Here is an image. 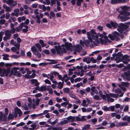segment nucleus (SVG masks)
Returning <instances> with one entry per match:
<instances>
[{
    "mask_svg": "<svg viewBox=\"0 0 130 130\" xmlns=\"http://www.w3.org/2000/svg\"><path fill=\"white\" fill-rule=\"evenodd\" d=\"M54 47L55 48H52L51 50V52L54 55L56 53V51L57 54L60 55H63V53L67 52L66 49L64 48H61V45L55 46H54Z\"/></svg>",
    "mask_w": 130,
    "mask_h": 130,
    "instance_id": "f257e3e1",
    "label": "nucleus"
},
{
    "mask_svg": "<svg viewBox=\"0 0 130 130\" xmlns=\"http://www.w3.org/2000/svg\"><path fill=\"white\" fill-rule=\"evenodd\" d=\"M129 27L128 25L121 23L119 24L118 26V28L117 29V30L120 34H122L123 33V31L125 29V31H128L129 30L127 29Z\"/></svg>",
    "mask_w": 130,
    "mask_h": 130,
    "instance_id": "f03ea898",
    "label": "nucleus"
},
{
    "mask_svg": "<svg viewBox=\"0 0 130 130\" xmlns=\"http://www.w3.org/2000/svg\"><path fill=\"white\" fill-rule=\"evenodd\" d=\"M87 34L89 41L91 43L92 42V39H94L95 38V35H98L93 29H92L89 32H87Z\"/></svg>",
    "mask_w": 130,
    "mask_h": 130,
    "instance_id": "7ed1b4c3",
    "label": "nucleus"
},
{
    "mask_svg": "<svg viewBox=\"0 0 130 130\" xmlns=\"http://www.w3.org/2000/svg\"><path fill=\"white\" fill-rule=\"evenodd\" d=\"M31 50L33 53V54L37 56L39 58L41 57V55L40 53L38 51L35 46L31 47Z\"/></svg>",
    "mask_w": 130,
    "mask_h": 130,
    "instance_id": "20e7f679",
    "label": "nucleus"
},
{
    "mask_svg": "<svg viewBox=\"0 0 130 130\" xmlns=\"http://www.w3.org/2000/svg\"><path fill=\"white\" fill-rule=\"evenodd\" d=\"M73 48L74 51H76L78 53H80L82 49V46L79 44H77L76 45H73Z\"/></svg>",
    "mask_w": 130,
    "mask_h": 130,
    "instance_id": "39448f33",
    "label": "nucleus"
},
{
    "mask_svg": "<svg viewBox=\"0 0 130 130\" xmlns=\"http://www.w3.org/2000/svg\"><path fill=\"white\" fill-rule=\"evenodd\" d=\"M95 38L93 39V40H95L93 41L92 42H93L94 45L95 46H97L100 43V42L98 39V35H96L94 37Z\"/></svg>",
    "mask_w": 130,
    "mask_h": 130,
    "instance_id": "423d86ee",
    "label": "nucleus"
},
{
    "mask_svg": "<svg viewBox=\"0 0 130 130\" xmlns=\"http://www.w3.org/2000/svg\"><path fill=\"white\" fill-rule=\"evenodd\" d=\"M59 73L55 71H54L53 72H51L50 74H48V75L50 76V79L51 80H53L54 78V76L53 75V74L55 76L58 75H59Z\"/></svg>",
    "mask_w": 130,
    "mask_h": 130,
    "instance_id": "0eeeda50",
    "label": "nucleus"
},
{
    "mask_svg": "<svg viewBox=\"0 0 130 130\" xmlns=\"http://www.w3.org/2000/svg\"><path fill=\"white\" fill-rule=\"evenodd\" d=\"M112 34L113 35L115 38V40L116 41H118L120 40V39L118 37L119 35V34L117 31H115L112 33Z\"/></svg>",
    "mask_w": 130,
    "mask_h": 130,
    "instance_id": "6e6552de",
    "label": "nucleus"
},
{
    "mask_svg": "<svg viewBox=\"0 0 130 130\" xmlns=\"http://www.w3.org/2000/svg\"><path fill=\"white\" fill-rule=\"evenodd\" d=\"M18 71L15 69L14 68H12L11 70L10 73V74L9 75V77H11L12 76L14 75L15 76L17 73Z\"/></svg>",
    "mask_w": 130,
    "mask_h": 130,
    "instance_id": "1a4fd4ad",
    "label": "nucleus"
},
{
    "mask_svg": "<svg viewBox=\"0 0 130 130\" xmlns=\"http://www.w3.org/2000/svg\"><path fill=\"white\" fill-rule=\"evenodd\" d=\"M46 60L50 61H51V62H48V64H56L57 63V61L56 60L53 59H47Z\"/></svg>",
    "mask_w": 130,
    "mask_h": 130,
    "instance_id": "9d476101",
    "label": "nucleus"
},
{
    "mask_svg": "<svg viewBox=\"0 0 130 130\" xmlns=\"http://www.w3.org/2000/svg\"><path fill=\"white\" fill-rule=\"evenodd\" d=\"M65 47L68 50H69L71 47L72 46V45L71 43H68V42H66L65 43Z\"/></svg>",
    "mask_w": 130,
    "mask_h": 130,
    "instance_id": "9b49d317",
    "label": "nucleus"
},
{
    "mask_svg": "<svg viewBox=\"0 0 130 130\" xmlns=\"http://www.w3.org/2000/svg\"><path fill=\"white\" fill-rule=\"evenodd\" d=\"M110 24L112 26V27L114 28H117L118 27L119 25L116 22L113 21L111 22Z\"/></svg>",
    "mask_w": 130,
    "mask_h": 130,
    "instance_id": "f8f14e48",
    "label": "nucleus"
},
{
    "mask_svg": "<svg viewBox=\"0 0 130 130\" xmlns=\"http://www.w3.org/2000/svg\"><path fill=\"white\" fill-rule=\"evenodd\" d=\"M5 35L6 36L10 38L11 37V32L10 30H7L5 31Z\"/></svg>",
    "mask_w": 130,
    "mask_h": 130,
    "instance_id": "ddd939ff",
    "label": "nucleus"
},
{
    "mask_svg": "<svg viewBox=\"0 0 130 130\" xmlns=\"http://www.w3.org/2000/svg\"><path fill=\"white\" fill-rule=\"evenodd\" d=\"M67 119L69 122H73L75 121V117L70 116L67 118Z\"/></svg>",
    "mask_w": 130,
    "mask_h": 130,
    "instance_id": "4468645a",
    "label": "nucleus"
},
{
    "mask_svg": "<svg viewBox=\"0 0 130 130\" xmlns=\"http://www.w3.org/2000/svg\"><path fill=\"white\" fill-rule=\"evenodd\" d=\"M106 97L108 101V102L110 101L111 102H113L115 100L114 99H113L112 98H110L109 95L108 94H106Z\"/></svg>",
    "mask_w": 130,
    "mask_h": 130,
    "instance_id": "2eb2a0df",
    "label": "nucleus"
},
{
    "mask_svg": "<svg viewBox=\"0 0 130 130\" xmlns=\"http://www.w3.org/2000/svg\"><path fill=\"white\" fill-rule=\"evenodd\" d=\"M90 128V125L87 124L85 125L84 127L83 128L82 130H88Z\"/></svg>",
    "mask_w": 130,
    "mask_h": 130,
    "instance_id": "dca6fc26",
    "label": "nucleus"
},
{
    "mask_svg": "<svg viewBox=\"0 0 130 130\" xmlns=\"http://www.w3.org/2000/svg\"><path fill=\"white\" fill-rule=\"evenodd\" d=\"M10 67L7 68L6 70V71L5 73V76L6 77H7L8 75V74L10 73Z\"/></svg>",
    "mask_w": 130,
    "mask_h": 130,
    "instance_id": "f3484780",
    "label": "nucleus"
},
{
    "mask_svg": "<svg viewBox=\"0 0 130 130\" xmlns=\"http://www.w3.org/2000/svg\"><path fill=\"white\" fill-rule=\"evenodd\" d=\"M91 90L92 92L95 94H97L98 93V91L96 89L95 87L94 86L92 87L91 88Z\"/></svg>",
    "mask_w": 130,
    "mask_h": 130,
    "instance_id": "a211bd4d",
    "label": "nucleus"
},
{
    "mask_svg": "<svg viewBox=\"0 0 130 130\" xmlns=\"http://www.w3.org/2000/svg\"><path fill=\"white\" fill-rule=\"evenodd\" d=\"M110 3L112 4H119V0H111Z\"/></svg>",
    "mask_w": 130,
    "mask_h": 130,
    "instance_id": "6ab92c4d",
    "label": "nucleus"
},
{
    "mask_svg": "<svg viewBox=\"0 0 130 130\" xmlns=\"http://www.w3.org/2000/svg\"><path fill=\"white\" fill-rule=\"evenodd\" d=\"M64 82H63L62 83H61V82H60L58 83V85L57 86V88L60 89H61L63 86V83Z\"/></svg>",
    "mask_w": 130,
    "mask_h": 130,
    "instance_id": "aec40b11",
    "label": "nucleus"
},
{
    "mask_svg": "<svg viewBox=\"0 0 130 130\" xmlns=\"http://www.w3.org/2000/svg\"><path fill=\"white\" fill-rule=\"evenodd\" d=\"M99 39L100 41V43L102 44H106L107 43V41L106 40L102 39L101 38H99Z\"/></svg>",
    "mask_w": 130,
    "mask_h": 130,
    "instance_id": "412c9836",
    "label": "nucleus"
},
{
    "mask_svg": "<svg viewBox=\"0 0 130 130\" xmlns=\"http://www.w3.org/2000/svg\"><path fill=\"white\" fill-rule=\"evenodd\" d=\"M110 95L111 97L113 98H117L119 95L118 94H115L113 93H110Z\"/></svg>",
    "mask_w": 130,
    "mask_h": 130,
    "instance_id": "4be33fe9",
    "label": "nucleus"
},
{
    "mask_svg": "<svg viewBox=\"0 0 130 130\" xmlns=\"http://www.w3.org/2000/svg\"><path fill=\"white\" fill-rule=\"evenodd\" d=\"M16 112L18 114L19 117H21L22 116V112L20 109L18 108V109Z\"/></svg>",
    "mask_w": 130,
    "mask_h": 130,
    "instance_id": "5701e85b",
    "label": "nucleus"
},
{
    "mask_svg": "<svg viewBox=\"0 0 130 130\" xmlns=\"http://www.w3.org/2000/svg\"><path fill=\"white\" fill-rule=\"evenodd\" d=\"M124 75L126 77L129 76H130V70H128L127 72H124Z\"/></svg>",
    "mask_w": 130,
    "mask_h": 130,
    "instance_id": "b1692460",
    "label": "nucleus"
},
{
    "mask_svg": "<svg viewBox=\"0 0 130 130\" xmlns=\"http://www.w3.org/2000/svg\"><path fill=\"white\" fill-rule=\"evenodd\" d=\"M121 21L123 22L126 21V16L125 15L121 16L120 17Z\"/></svg>",
    "mask_w": 130,
    "mask_h": 130,
    "instance_id": "393cba45",
    "label": "nucleus"
},
{
    "mask_svg": "<svg viewBox=\"0 0 130 130\" xmlns=\"http://www.w3.org/2000/svg\"><path fill=\"white\" fill-rule=\"evenodd\" d=\"M122 86L126 87H128L129 84L128 83L122 82Z\"/></svg>",
    "mask_w": 130,
    "mask_h": 130,
    "instance_id": "a878e982",
    "label": "nucleus"
},
{
    "mask_svg": "<svg viewBox=\"0 0 130 130\" xmlns=\"http://www.w3.org/2000/svg\"><path fill=\"white\" fill-rule=\"evenodd\" d=\"M46 90V86H42L40 87V91L43 92L44 91H45Z\"/></svg>",
    "mask_w": 130,
    "mask_h": 130,
    "instance_id": "bb28decb",
    "label": "nucleus"
},
{
    "mask_svg": "<svg viewBox=\"0 0 130 130\" xmlns=\"http://www.w3.org/2000/svg\"><path fill=\"white\" fill-rule=\"evenodd\" d=\"M76 4L77 6H80L81 5V2H83V0H76Z\"/></svg>",
    "mask_w": 130,
    "mask_h": 130,
    "instance_id": "cd10ccee",
    "label": "nucleus"
},
{
    "mask_svg": "<svg viewBox=\"0 0 130 130\" xmlns=\"http://www.w3.org/2000/svg\"><path fill=\"white\" fill-rule=\"evenodd\" d=\"M108 36L111 40L112 41H114L115 40V38H114V37L113 35H112L111 34H109L108 35Z\"/></svg>",
    "mask_w": 130,
    "mask_h": 130,
    "instance_id": "c85d7f7f",
    "label": "nucleus"
},
{
    "mask_svg": "<svg viewBox=\"0 0 130 130\" xmlns=\"http://www.w3.org/2000/svg\"><path fill=\"white\" fill-rule=\"evenodd\" d=\"M36 17L37 19L36 22L37 23L40 24V18L38 15H36Z\"/></svg>",
    "mask_w": 130,
    "mask_h": 130,
    "instance_id": "c756f323",
    "label": "nucleus"
},
{
    "mask_svg": "<svg viewBox=\"0 0 130 130\" xmlns=\"http://www.w3.org/2000/svg\"><path fill=\"white\" fill-rule=\"evenodd\" d=\"M63 91L64 93H69L70 90L69 88H66L63 89Z\"/></svg>",
    "mask_w": 130,
    "mask_h": 130,
    "instance_id": "7c9ffc66",
    "label": "nucleus"
},
{
    "mask_svg": "<svg viewBox=\"0 0 130 130\" xmlns=\"http://www.w3.org/2000/svg\"><path fill=\"white\" fill-rule=\"evenodd\" d=\"M39 43L42 45V47H43L46 46V44H44V41L40 39L39 40Z\"/></svg>",
    "mask_w": 130,
    "mask_h": 130,
    "instance_id": "2f4dec72",
    "label": "nucleus"
},
{
    "mask_svg": "<svg viewBox=\"0 0 130 130\" xmlns=\"http://www.w3.org/2000/svg\"><path fill=\"white\" fill-rule=\"evenodd\" d=\"M102 124L101 125L102 126H105L107 124H108L107 121L106 120H104L103 121L102 123H101Z\"/></svg>",
    "mask_w": 130,
    "mask_h": 130,
    "instance_id": "473e14b6",
    "label": "nucleus"
},
{
    "mask_svg": "<svg viewBox=\"0 0 130 130\" xmlns=\"http://www.w3.org/2000/svg\"><path fill=\"white\" fill-rule=\"evenodd\" d=\"M14 118L13 116L11 113H9L8 117V120Z\"/></svg>",
    "mask_w": 130,
    "mask_h": 130,
    "instance_id": "72a5a7b5",
    "label": "nucleus"
},
{
    "mask_svg": "<svg viewBox=\"0 0 130 130\" xmlns=\"http://www.w3.org/2000/svg\"><path fill=\"white\" fill-rule=\"evenodd\" d=\"M14 2V0H8L6 2V3L9 5H11Z\"/></svg>",
    "mask_w": 130,
    "mask_h": 130,
    "instance_id": "f704fd0d",
    "label": "nucleus"
},
{
    "mask_svg": "<svg viewBox=\"0 0 130 130\" xmlns=\"http://www.w3.org/2000/svg\"><path fill=\"white\" fill-rule=\"evenodd\" d=\"M69 104V101H67V102H64L62 103L61 104V105L62 106H63L64 107H65V106Z\"/></svg>",
    "mask_w": 130,
    "mask_h": 130,
    "instance_id": "c9c22d12",
    "label": "nucleus"
},
{
    "mask_svg": "<svg viewBox=\"0 0 130 130\" xmlns=\"http://www.w3.org/2000/svg\"><path fill=\"white\" fill-rule=\"evenodd\" d=\"M24 70V67H22L20 69V71H21L22 74H24L26 72V71Z\"/></svg>",
    "mask_w": 130,
    "mask_h": 130,
    "instance_id": "e433bc0d",
    "label": "nucleus"
},
{
    "mask_svg": "<svg viewBox=\"0 0 130 130\" xmlns=\"http://www.w3.org/2000/svg\"><path fill=\"white\" fill-rule=\"evenodd\" d=\"M129 56L127 55H125L122 56V59L123 60H126L127 58H128Z\"/></svg>",
    "mask_w": 130,
    "mask_h": 130,
    "instance_id": "4c0bfd02",
    "label": "nucleus"
},
{
    "mask_svg": "<svg viewBox=\"0 0 130 130\" xmlns=\"http://www.w3.org/2000/svg\"><path fill=\"white\" fill-rule=\"evenodd\" d=\"M86 101L85 100H83L82 102V105L84 107H86L87 106V105L86 104Z\"/></svg>",
    "mask_w": 130,
    "mask_h": 130,
    "instance_id": "58836bf2",
    "label": "nucleus"
},
{
    "mask_svg": "<svg viewBox=\"0 0 130 130\" xmlns=\"http://www.w3.org/2000/svg\"><path fill=\"white\" fill-rule=\"evenodd\" d=\"M122 8L123 9V10H125H125H128L129 8V7L128 6H127L126 5H125L123 6Z\"/></svg>",
    "mask_w": 130,
    "mask_h": 130,
    "instance_id": "ea45409f",
    "label": "nucleus"
},
{
    "mask_svg": "<svg viewBox=\"0 0 130 130\" xmlns=\"http://www.w3.org/2000/svg\"><path fill=\"white\" fill-rule=\"evenodd\" d=\"M123 55V54H122L121 52H118L116 54V56L118 57V58H120Z\"/></svg>",
    "mask_w": 130,
    "mask_h": 130,
    "instance_id": "a19ab883",
    "label": "nucleus"
},
{
    "mask_svg": "<svg viewBox=\"0 0 130 130\" xmlns=\"http://www.w3.org/2000/svg\"><path fill=\"white\" fill-rule=\"evenodd\" d=\"M124 64L123 63H121L119 64H117L116 66L118 68H121L124 67Z\"/></svg>",
    "mask_w": 130,
    "mask_h": 130,
    "instance_id": "79ce46f5",
    "label": "nucleus"
},
{
    "mask_svg": "<svg viewBox=\"0 0 130 130\" xmlns=\"http://www.w3.org/2000/svg\"><path fill=\"white\" fill-rule=\"evenodd\" d=\"M89 44V41L88 40H85L84 41V44H85L86 46H88Z\"/></svg>",
    "mask_w": 130,
    "mask_h": 130,
    "instance_id": "37998d69",
    "label": "nucleus"
},
{
    "mask_svg": "<svg viewBox=\"0 0 130 130\" xmlns=\"http://www.w3.org/2000/svg\"><path fill=\"white\" fill-rule=\"evenodd\" d=\"M122 92L121 90L119 88H117L115 89V92L116 93H121Z\"/></svg>",
    "mask_w": 130,
    "mask_h": 130,
    "instance_id": "c03bdc74",
    "label": "nucleus"
},
{
    "mask_svg": "<svg viewBox=\"0 0 130 130\" xmlns=\"http://www.w3.org/2000/svg\"><path fill=\"white\" fill-rule=\"evenodd\" d=\"M25 124L23 122H21L19 124H17L16 125L17 127H19L20 126H23Z\"/></svg>",
    "mask_w": 130,
    "mask_h": 130,
    "instance_id": "a18cd8bd",
    "label": "nucleus"
},
{
    "mask_svg": "<svg viewBox=\"0 0 130 130\" xmlns=\"http://www.w3.org/2000/svg\"><path fill=\"white\" fill-rule=\"evenodd\" d=\"M4 34V33L2 31L0 32V42H1L3 36Z\"/></svg>",
    "mask_w": 130,
    "mask_h": 130,
    "instance_id": "49530a36",
    "label": "nucleus"
},
{
    "mask_svg": "<svg viewBox=\"0 0 130 130\" xmlns=\"http://www.w3.org/2000/svg\"><path fill=\"white\" fill-rule=\"evenodd\" d=\"M116 124L115 125V126L118 127L121 126V122H118L116 121Z\"/></svg>",
    "mask_w": 130,
    "mask_h": 130,
    "instance_id": "de8ad7c7",
    "label": "nucleus"
},
{
    "mask_svg": "<svg viewBox=\"0 0 130 130\" xmlns=\"http://www.w3.org/2000/svg\"><path fill=\"white\" fill-rule=\"evenodd\" d=\"M4 115L2 112L0 111V121H2L3 120V116Z\"/></svg>",
    "mask_w": 130,
    "mask_h": 130,
    "instance_id": "09e8293b",
    "label": "nucleus"
},
{
    "mask_svg": "<svg viewBox=\"0 0 130 130\" xmlns=\"http://www.w3.org/2000/svg\"><path fill=\"white\" fill-rule=\"evenodd\" d=\"M43 52L46 55H49L50 54V52L48 50H44Z\"/></svg>",
    "mask_w": 130,
    "mask_h": 130,
    "instance_id": "8fccbe9b",
    "label": "nucleus"
},
{
    "mask_svg": "<svg viewBox=\"0 0 130 130\" xmlns=\"http://www.w3.org/2000/svg\"><path fill=\"white\" fill-rule=\"evenodd\" d=\"M90 60L93 63H96L97 62L96 60L94 59L93 57H92L90 58Z\"/></svg>",
    "mask_w": 130,
    "mask_h": 130,
    "instance_id": "3c124183",
    "label": "nucleus"
},
{
    "mask_svg": "<svg viewBox=\"0 0 130 130\" xmlns=\"http://www.w3.org/2000/svg\"><path fill=\"white\" fill-rule=\"evenodd\" d=\"M31 84L32 85L34 84L37 81V79H32L31 80Z\"/></svg>",
    "mask_w": 130,
    "mask_h": 130,
    "instance_id": "603ef678",
    "label": "nucleus"
},
{
    "mask_svg": "<svg viewBox=\"0 0 130 130\" xmlns=\"http://www.w3.org/2000/svg\"><path fill=\"white\" fill-rule=\"evenodd\" d=\"M129 109V107L128 105H126L124 108L123 111L124 112L127 111Z\"/></svg>",
    "mask_w": 130,
    "mask_h": 130,
    "instance_id": "864d4df0",
    "label": "nucleus"
},
{
    "mask_svg": "<svg viewBox=\"0 0 130 130\" xmlns=\"http://www.w3.org/2000/svg\"><path fill=\"white\" fill-rule=\"evenodd\" d=\"M128 123L127 122H121V126H127L128 125Z\"/></svg>",
    "mask_w": 130,
    "mask_h": 130,
    "instance_id": "5fc2aeb1",
    "label": "nucleus"
},
{
    "mask_svg": "<svg viewBox=\"0 0 130 130\" xmlns=\"http://www.w3.org/2000/svg\"><path fill=\"white\" fill-rule=\"evenodd\" d=\"M58 121V119H56L54 121L52 122H50V123L52 125H54L56 123H57V122Z\"/></svg>",
    "mask_w": 130,
    "mask_h": 130,
    "instance_id": "6e6d98bb",
    "label": "nucleus"
},
{
    "mask_svg": "<svg viewBox=\"0 0 130 130\" xmlns=\"http://www.w3.org/2000/svg\"><path fill=\"white\" fill-rule=\"evenodd\" d=\"M86 117V116H82L81 118H80V121H86V119L85 118V117Z\"/></svg>",
    "mask_w": 130,
    "mask_h": 130,
    "instance_id": "4d7b16f0",
    "label": "nucleus"
},
{
    "mask_svg": "<svg viewBox=\"0 0 130 130\" xmlns=\"http://www.w3.org/2000/svg\"><path fill=\"white\" fill-rule=\"evenodd\" d=\"M14 46H15L17 49H19L20 46V43H16L14 45Z\"/></svg>",
    "mask_w": 130,
    "mask_h": 130,
    "instance_id": "13d9d810",
    "label": "nucleus"
},
{
    "mask_svg": "<svg viewBox=\"0 0 130 130\" xmlns=\"http://www.w3.org/2000/svg\"><path fill=\"white\" fill-rule=\"evenodd\" d=\"M7 115H3V120L5 122H6L7 120Z\"/></svg>",
    "mask_w": 130,
    "mask_h": 130,
    "instance_id": "bf43d9fd",
    "label": "nucleus"
},
{
    "mask_svg": "<svg viewBox=\"0 0 130 130\" xmlns=\"http://www.w3.org/2000/svg\"><path fill=\"white\" fill-rule=\"evenodd\" d=\"M103 110L105 111H109V109L107 106H105L104 107Z\"/></svg>",
    "mask_w": 130,
    "mask_h": 130,
    "instance_id": "052dcab7",
    "label": "nucleus"
},
{
    "mask_svg": "<svg viewBox=\"0 0 130 130\" xmlns=\"http://www.w3.org/2000/svg\"><path fill=\"white\" fill-rule=\"evenodd\" d=\"M45 82L46 84H49L50 85L51 84V82L48 79H46L45 80Z\"/></svg>",
    "mask_w": 130,
    "mask_h": 130,
    "instance_id": "680f3d73",
    "label": "nucleus"
},
{
    "mask_svg": "<svg viewBox=\"0 0 130 130\" xmlns=\"http://www.w3.org/2000/svg\"><path fill=\"white\" fill-rule=\"evenodd\" d=\"M81 80V78L80 77L78 78H75L74 80V82L75 83H76L77 82H80Z\"/></svg>",
    "mask_w": 130,
    "mask_h": 130,
    "instance_id": "e2e57ef3",
    "label": "nucleus"
},
{
    "mask_svg": "<svg viewBox=\"0 0 130 130\" xmlns=\"http://www.w3.org/2000/svg\"><path fill=\"white\" fill-rule=\"evenodd\" d=\"M93 98L96 100H98L100 99L99 96L97 95H95L93 97Z\"/></svg>",
    "mask_w": 130,
    "mask_h": 130,
    "instance_id": "0e129e2a",
    "label": "nucleus"
},
{
    "mask_svg": "<svg viewBox=\"0 0 130 130\" xmlns=\"http://www.w3.org/2000/svg\"><path fill=\"white\" fill-rule=\"evenodd\" d=\"M125 10H123V11L120 10L119 11V12L121 15H123L124 14L125 15Z\"/></svg>",
    "mask_w": 130,
    "mask_h": 130,
    "instance_id": "69168bd1",
    "label": "nucleus"
},
{
    "mask_svg": "<svg viewBox=\"0 0 130 130\" xmlns=\"http://www.w3.org/2000/svg\"><path fill=\"white\" fill-rule=\"evenodd\" d=\"M35 45L38 49H40V48H41V46L39 43L36 44H35Z\"/></svg>",
    "mask_w": 130,
    "mask_h": 130,
    "instance_id": "338daca9",
    "label": "nucleus"
},
{
    "mask_svg": "<svg viewBox=\"0 0 130 130\" xmlns=\"http://www.w3.org/2000/svg\"><path fill=\"white\" fill-rule=\"evenodd\" d=\"M115 126V124L113 123H111L109 126V127L111 128H113Z\"/></svg>",
    "mask_w": 130,
    "mask_h": 130,
    "instance_id": "774afa93",
    "label": "nucleus"
}]
</instances>
